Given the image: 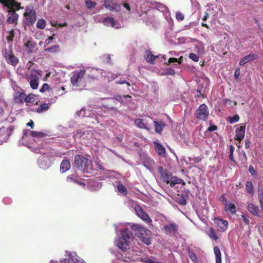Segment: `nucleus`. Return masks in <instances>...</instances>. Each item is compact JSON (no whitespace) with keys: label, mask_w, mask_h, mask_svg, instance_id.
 I'll list each match as a JSON object with an SVG mask.
<instances>
[{"label":"nucleus","mask_w":263,"mask_h":263,"mask_svg":"<svg viewBox=\"0 0 263 263\" xmlns=\"http://www.w3.org/2000/svg\"><path fill=\"white\" fill-rule=\"evenodd\" d=\"M258 58V55L256 54H250L243 58L239 62L240 66H243L247 63L253 61Z\"/></svg>","instance_id":"nucleus-17"},{"label":"nucleus","mask_w":263,"mask_h":263,"mask_svg":"<svg viewBox=\"0 0 263 263\" xmlns=\"http://www.w3.org/2000/svg\"><path fill=\"white\" fill-rule=\"evenodd\" d=\"M155 151L161 157H164L165 155V149L164 147L159 143L154 142Z\"/></svg>","instance_id":"nucleus-18"},{"label":"nucleus","mask_w":263,"mask_h":263,"mask_svg":"<svg viewBox=\"0 0 263 263\" xmlns=\"http://www.w3.org/2000/svg\"><path fill=\"white\" fill-rule=\"evenodd\" d=\"M246 133V125L240 126L239 127L236 128L235 130V139L237 140L239 143H240L245 137Z\"/></svg>","instance_id":"nucleus-13"},{"label":"nucleus","mask_w":263,"mask_h":263,"mask_svg":"<svg viewBox=\"0 0 263 263\" xmlns=\"http://www.w3.org/2000/svg\"><path fill=\"white\" fill-rule=\"evenodd\" d=\"M88 160L82 155H76L74 157V165L79 171L83 172H87Z\"/></svg>","instance_id":"nucleus-3"},{"label":"nucleus","mask_w":263,"mask_h":263,"mask_svg":"<svg viewBox=\"0 0 263 263\" xmlns=\"http://www.w3.org/2000/svg\"><path fill=\"white\" fill-rule=\"evenodd\" d=\"M239 120V116L236 114L234 116H233L232 117H230V122L231 123H236L237 122H238Z\"/></svg>","instance_id":"nucleus-47"},{"label":"nucleus","mask_w":263,"mask_h":263,"mask_svg":"<svg viewBox=\"0 0 263 263\" xmlns=\"http://www.w3.org/2000/svg\"><path fill=\"white\" fill-rule=\"evenodd\" d=\"M183 180L179 179L176 177H173L170 179L169 182L170 185L171 187H174L177 184H181L183 182Z\"/></svg>","instance_id":"nucleus-28"},{"label":"nucleus","mask_w":263,"mask_h":263,"mask_svg":"<svg viewBox=\"0 0 263 263\" xmlns=\"http://www.w3.org/2000/svg\"><path fill=\"white\" fill-rule=\"evenodd\" d=\"M30 135L32 137H36V138H44L47 136V135L45 133L40 132H36V131H31L30 132Z\"/></svg>","instance_id":"nucleus-32"},{"label":"nucleus","mask_w":263,"mask_h":263,"mask_svg":"<svg viewBox=\"0 0 263 263\" xmlns=\"http://www.w3.org/2000/svg\"><path fill=\"white\" fill-rule=\"evenodd\" d=\"M24 15L26 17L27 25L30 26L34 24L36 21V13L34 10H31L28 13H24Z\"/></svg>","instance_id":"nucleus-11"},{"label":"nucleus","mask_w":263,"mask_h":263,"mask_svg":"<svg viewBox=\"0 0 263 263\" xmlns=\"http://www.w3.org/2000/svg\"><path fill=\"white\" fill-rule=\"evenodd\" d=\"M136 235L140 241L146 245H149L151 243V232L146 228L144 229L141 232L136 233Z\"/></svg>","instance_id":"nucleus-5"},{"label":"nucleus","mask_w":263,"mask_h":263,"mask_svg":"<svg viewBox=\"0 0 263 263\" xmlns=\"http://www.w3.org/2000/svg\"><path fill=\"white\" fill-rule=\"evenodd\" d=\"M146 262L147 263H160L158 261H156L154 260H153V259H148L147 260H146Z\"/></svg>","instance_id":"nucleus-63"},{"label":"nucleus","mask_w":263,"mask_h":263,"mask_svg":"<svg viewBox=\"0 0 263 263\" xmlns=\"http://www.w3.org/2000/svg\"><path fill=\"white\" fill-rule=\"evenodd\" d=\"M118 191L122 194H126L127 190L126 187L122 184H119L118 185Z\"/></svg>","instance_id":"nucleus-44"},{"label":"nucleus","mask_w":263,"mask_h":263,"mask_svg":"<svg viewBox=\"0 0 263 263\" xmlns=\"http://www.w3.org/2000/svg\"><path fill=\"white\" fill-rule=\"evenodd\" d=\"M235 150V147L233 145H230L229 146V159L235 164H236V161L234 159L233 153Z\"/></svg>","instance_id":"nucleus-33"},{"label":"nucleus","mask_w":263,"mask_h":263,"mask_svg":"<svg viewBox=\"0 0 263 263\" xmlns=\"http://www.w3.org/2000/svg\"><path fill=\"white\" fill-rule=\"evenodd\" d=\"M50 89L49 85L47 83H44L42 85L41 88L40 89L41 92H44L46 90H48Z\"/></svg>","instance_id":"nucleus-48"},{"label":"nucleus","mask_w":263,"mask_h":263,"mask_svg":"<svg viewBox=\"0 0 263 263\" xmlns=\"http://www.w3.org/2000/svg\"><path fill=\"white\" fill-rule=\"evenodd\" d=\"M214 222L215 226L218 228V230L221 232H225L228 227V222L227 220L218 218H214Z\"/></svg>","instance_id":"nucleus-8"},{"label":"nucleus","mask_w":263,"mask_h":263,"mask_svg":"<svg viewBox=\"0 0 263 263\" xmlns=\"http://www.w3.org/2000/svg\"><path fill=\"white\" fill-rule=\"evenodd\" d=\"M130 229L138 233L141 232L145 228L139 224H133L130 226Z\"/></svg>","instance_id":"nucleus-36"},{"label":"nucleus","mask_w":263,"mask_h":263,"mask_svg":"<svg viewBox=\"0 0 263 263\" xmlns=\"http://www.w3.org/2000/svg\"><path fill=\"white\" fill-rule=\"evenodd\" d=\"M249 171L252 176H256V171L252 165H250Z\"/></svg>","instance_id":"nucleus-50"},{"label":"nucleus","mask_w":263,"mask_h":263,"mask_svg":"<svg viewBox=\"0 0 263 263\" xmlns=\"http://www.w3.org/2000/svg\"><path fill=\"white\" fill-rule=\"evenodd\" d=\"M71 167L70 161L67 159H64L60 165V172L61 173H64L68 171Z\"/></svg>","instance_id":"nucleus-20"},{"label":"nucleus","mask_w":263,"mask_h":263,"mask_svg":"<svg viewBox=\"0 0 263 263\" xmlns=\"http://www.w3.org/2000/svg\"><path fill=\"white\" fill-rule=\"evenodd\" d=\"M178 203L180 205H184L186 204V201L184 198H182L179 201H178Z\"/></svg>","instance_id":"nucleus-55"},{"label":"nucleus","mask_w":263,"mask_h":263,"mask_svg":"<svg viewBox=\"0 0 263 263\" xmlns=\"http://www.w3.org/2000/svg\"><path fill=\"white\" fill-rule=\"evenodd\" d=\"M154 123L155 126V132L160 134L165 127L166 124L162 121L157 122L156 121H154Z\"/></svg>","instance_id":"nucleus-25"},{"label":"nucleus","mask_w":263,"mask_h":263,"mask_svg":"<svg viewBox=\"0 0 263 263\" xmlns=\"http://www.w3.org/2000/svg\"><path fill=\"white\" fill-rule=\"evenodd\" d=\"M182 57H180L179 59L176 58H170L168 62L165 63L166 64L169 65L172 63L177 62L179 64H181L182 61Z\"/></svg>","instance_id":"nucleus-38"},{"label":"nucleus","mask_w":263,"mask_h":263,"mask_svg":"<svg viewBox=\"0 0 263 263\" xmlns=\"http://www.w3.org/2000/svg\"><path fill=\"white\" fill-rule=\"evenodd\" d=\"M49 105L47 103H43L40 105L39 107L36 109V111L38 113H41L42 112L45 111L49 109Z\"/></svg>","instance_id":"nucleus-35"},{"label":"nucleus","mask_w":263,"mask_h":263,"mask_svg":"<svg viewBox=\"0 0 263 263\" xmlns=\"http://www.w3.org/2000/svg\"><path fill=\"white\" fill-rule=\"evenodd\" d=\"M39 80L30 79L29 84L32 89H36L39 86Z\"/></svg>","instance_id":"nucleus-39"},{"label":"nucleus","mask_w":263,"mask_h":263,"mask_svg":"<svg viewBox=\"0 0 263 263\" xmlns=\"http://www.w3.org/2000/svg\"><path fill=\"white\" fill-rule=\"evenodd\" d=\"M258 199L260 203V208H263V194L260 193L258 194Z\"/></svg>","instance_id":"nucleus-51"},{"label":"nucleus","mask_w":263,"mask_h":263,"mask_svg":"<svg viewBox=\"0 0 263 263\" xmlns=\"http://www.w3.org/2000/svg\"><path fill=\"white\" fill-rule=\"evenodd\" d=\"M224 211L227 213H231L234 215L236 213V207L235 204L230 202L224 203Z\"/></svg>","instance_id":"nucleus-15"},{"label":"nucleus","mask_w":263,"mask_h":263,"mask_svg":"<svg viewBox=\"0 0 263 263\" xmlns=\"http://www.w3.org/2000/svg\"><path fill=\"white\" fill-rule=\"evenodd\" d=\"M66 181L68 182H74L80 185L85 186V183L79 181L78 179V176L74 174L68 175L66 178Z\"/></svg>","instance_id":"nucleus-21"},{"label":"nucleus","mask_w":263,"mask_h":263,"mask_svg":"<svg viewBox=\"0 0 263 263\" xmlns=\"http://www.w3.org/2000/svg\"><path fill=\"white\" fill-rule=\"evenodd\" d=\"M214 252L215 255L216 263H221V254L219 248L217 246L214 247Z\"/></svg>","instance_id":"nucleus-26"},{"label":"nucleus","mask_w":263,"mask_h":263,"mask_svg":"<svg viewBox=\"0 0 263 263\" xmlns=\"http://www.w3.org/2000/svg\"><path fill=\"white\" fill-rule=\"evenodd\" d=\"M188 254L190 258L193 262H197V258L196 254L194 252L190 251V250H188Z\"/></svg>","instance_id":"nucleus-43"},{"label":"nucleus","mask_w":263,"mask_h":263,"mask_svg":"<svg viewBox=\"0 0 263 263\" xmlns=\"http://www.w3.org/2000/svg\"><path fill=\"white\" fill-rule=\"evenodd\" d=\"M189 58L194 62H198L199 60V55L194 53H190Z\"/></svg>","instance_id":"nucleus-46"},{"label":"nucleus","mask_w":263,"mask_h":263,"mask_svg":"<svg viewBox=\"0 0 263 263\" xmlns=\"http://www.w3.org/2000/svg\"><path fill=\"white\" fill-rule=\"evenodd\" d=\"M208 235L210 238L213 239L215 241H217L218 239V236L213 228H210L209 229Z\"/></svg>","instance_id":"nucleus-29"},{"label":"nucleus","mask_w":263,"mask_h":263,"mask_svg":"<svg viewBox=\"0 0 263 263\" xmlns=\"http://www.w3.org/2000/svg\"><path fill=\"white\" fill-rule=\"evenodd\" d=\"M0 3L4 7H7L8 9V12L9 16L7 18V22L9 24H16L18 14L16 13V11L20 10L21 4L16 2L15 0H0Z\"/></svg>","instance_id":"nucleus-1"},{"label":"nucleus","mask_w":263,"mask_h":263,"mask_svg":"<svg viewBox=\"0 0 263 263\" xmlns=\"http://www.w3.org/2000/svg\"><path fill=\"white\" fill-rule=\"evenodd\" d=\"M176 19L179 21H182L184 19V15L179 12H177L176 14Z\"/></svg>","instance_id":"nucleus-49"},{"label":"nucleus","mask_w":263,"mask_h":263,"mask_svg":"<svg viewBox=\"0 0 263 263\" xmlns=\"http://www.w3.org/2000/svg\"><path fill=\"white\" fill-rule=\"evenodd\" d=\"M220 200L221 201L224 202V203H226V202H228L227 200V198L225 196V194H222L220 197Z\"/></svg>","instance_id":"nucleus-57"},{"label":"nucleus","mask_w":263,"mask_h":263,"mask_svg":"<svg viewBox=\"0 0 263 263\" xmlns=\"http://www.w3.org/2000/svg\"><path fill=\"white\" fill-rule=\"evenodd\" d=\"M217 128L218 127L216 125H212L208 127V130L210 132H213V131L216 130L217 129Z\"/></svg>","instance_id":"nucleus-54"},{"label":"nucleus","mask_w":263,"mask_h":263,"mask_svg":"<svg viewBox=\"0 0 263 263\" xmlns=\"http://www.w3.org/2000/svg\"><path fill=\"white\" fill-rule=\"evenodd\" d=\"M7 33H8V35L6 36V40L7 42H12L15 35L14 30L12 29L10 31L7 32Z\"/></svg>","instance_id":"nucleus-40"},{"label":"nucleus","mask_w":263,"mask_h":263,"mask_svg":"<svg viewBox=\"0 0 263 263\" xmlns=\"http://www.w3.org/2000/svg\"><path fill=\"white\" fill-rule=\"evenodd\" d=\"M26 95L24 92H16L14 96V100L16 103H23L25 102Z\"/></svg>","instance_id":"nucleus-19"},{"label":"nucleus","mask_w":263,"mask_h":263,"mask_svg":"<svg viewBox=\"0 0 263 263\" xmlns=\"http://www.w3.org/2000/svg\"><path fill=\"white\" fill-rule=\"evenodd\" d=\"M69 259H68V261H69V259H70V257H71V259L73 261V262H72V263H86L85 262H84L83 260L81 259H77L76 258H75L74 256H72V257H71V254L69 253Z\"/></svg>","instance_id":"nucleus-45"},{"label":"nucleus","mask_w":263,"mask_h":263,"mask_svg":"<svg viewBox=\"0 0 263 263\" xmlns=\"http://www.w3.org/2000/svg\"><path fill=\"white\" fill-rule=\"evenodd\" d=\"M36 27L39 29H43L46 27V22L44 19H40L36 23Z\"/></svg>","instance_id":"nucleus-41"},{"label":"nucleus","mask_w":263,"mask_h":263,"mask_svg":"<svg viewBox=\"0 0 263 263\" xmlns=\"http://www.w3.org/2000/svg\"><path fill=\"white\" fill-rule=\"evenodd\" d=\"M247 209L252 215L254 216L258 215L259 209L258 206L252 203H248Z\"/></svg>","instance_id":"nucleus-24"},{"label":"nucleus","mask_w":263,"mask_h":263,"mask_svg":"<svg viewBox=\"0 0 263 263\" xmlns=\"http://www.w3.org/2000/svg\"><path fill=\"white\" fill-rule=\"evenodd\" d=\"M104 7L110 11H119L120 9V5L114 3L113 0H104Z\"/></svg>","instance_id":"nucleus-12"},{"label":"nucleus","mask_w":263,"mask_h":263,"mask_svg":"<svg viewBox=\"0 0 263 263\" xmlns=\"http://www.w3.org/2000/svg\"><path fill=\"white\" fill-rule=\"evenodd\" d=\"M158 171L162 176L163 181L167 184H168L169 182H170V179L172 177V173L168 172L166 170H164L162 166L159 167Z\"/></svg>","instance_id":"nucleus-14"},{"label":"nucleus","mask_w":263,"mask_h":263,"mask_svg":"<svg viewBox=\"0 0 263 263\" xmlns=\"http://www.w3.org/2000/svg\"><path fill=\"white\" fill-rule=\"evenodd\" d=\"M4 57L7 63L12 66H16L18 63V59L14 56L12 51L11 50L9 52L6 51L4 54Z\"/></svg>","instance_id":"nucleus-7"},{"label":"nucleus","mask_w":263,"mask_h":263,"mask_svg":"<svg viewBox=\"0 0 263 263\" xmlns=\"http://www.w3.org/2000/svg\"><path fill=\"white\" fill-rule=\"evenodd\" d=\"M85 72V70L83 69L75 73L71 78V82L72 84L76 86H79V83L83 79Z\"/></svg>","instance_id":"nucleus-9"},{"label":"nucleus","mask_w":263,"mask_h":263,"mask_svg":"<svg viewBox=\"0 0 263 263\" xmlns=\"http://www.w3.org/2000/svg\"><path fill=\"white\" fill-rule=\"evenodd\" d=\"M36 97L35 95L32 93L29 94L28 96H26L25 102L34 103L36 100L35 98Z\"/></svg>","instance_id":"nucleus-34"},{"label":"nucleus","mask_w":263,"mask_h":263,"mask_svg":"<svg viewBox=\"0 0 263 263\" xmlns=\"http://www.w3.org/2000/svg\"><path fill=\"white\" fill-rule=\"evenodd\" d=\"M85 5L88 9H90L95 7L97 5V3L88 0L85 1Z\"/></svg>","instance_id":"nucleus-42"},{"label":"nucleus","mask_w":263,"mask_h":263,"mask_svg":"<svg viewBox=\"0 0 263 263\" xmlns=\"http://www.w3.org/2000/svg\"><path fill=\"white\" fill-rule=\"evenodd\" d=\"M178 229V226L174 222L165 224L163 227L164 233L171 236L174 235L177 232Z\"/></svg>","instance_id":"nucleus-6"},{"label":"nucleus","mask_w":263,"mask_h":263,"mask_svg":"<svg viewBox=\"0 0 263 263\" xmlns=\"http://www.w3.org/2000/svg\"><path fill=\"white\" fill-rule=\"evenodd\" d=\"M135 210L137 215L140 217L143 220L148 222H152V219L146 213H145L139 205H136L135 207Z\"/></svg>","instance_id":"nucleus-10"},{"label":"nucleus","mask_w":263,"mask_h":263,"mask_svg":"<svg viewBox=\"0 0 263 263\" xmlns=\"http://www.w3.org/2000/svg\"><path fill=\"white\" fill-rule=\"evenodd\" d=\"M60 50V46L59 45H54L51 47L47 48L45 49V51L47 52L50 53H56Z\"/></svg>","instance_id":"nucleus-37"},{"label":"nucleus","mask_w":263,"mask_h":263,"mask_svg":"<svg viewBox=\"0 0 263 263\" xmlns=\"http://www.w3.org/2000/svg\"><path fill=\"white\" fill-rule=\"evenodd\" d=\"M24 46L26 47L28 53L33 52L36 46V44L33 41H27L25 44Z\"/></svg>","instance_id":"nucleus-23"},{"label":"nucleus","mask_w":263,"mask_h":263,"mask_svg":"<svg viewBox=\"0 0 263 263\" xmlns=\"http://www.w3.org/2000/svg\"><path fill=\"white\" fill-rule=\"evenodd\" d=\"M135 124L139 128L142 129H145L147 130H150V128L148 126L147 122L145 119L138 118L135 121Z\"/></svg>","instance_id":"nucleus-16"},{"label":"nucleus","mask_w":263,"mask_h":263,"mask_svg":"<svg viewBox=\"0 0 263 263\" xmlns=\"http://www.w3.org/2000/svg\"><path fill=\"white\" fill-rule=\"evenodd\" d=\"M209 16V13L208 12H205L204 15L202 18V20L204 21H205L207 20V18H208Z\"/></svg>","instance_id":"nucleus-62"},{"label":"nucleus","mask_w":263,"mask_h":263,"mask_svg":"<svg viewBox=\"0 0 263 263\" xmlns=\"http://www.w3.org/2000/svg\"><path fill=\"white\" fill-rule=\"evenodd\" d=\"M251 141L249 139L245 140V147L248 148L250 147Z\"/></svg>","instance_id":"nucleus-59"},{"label":"nucleus","mask_w":263,"mask_h":263,"mask_svg":"<svg viewBox=\"0 0 263 263\" xmlns=\"http://www.w3.org/2000/svg\"><path fill=\"white\" fill-rule=\"evenodd\" d=\"M117 84H126L128 86H130L129 82H127L125 80H122V81L120 80V81H119L117 82Z\"/></svg>","instance_id":"nucleus-56"},{"label":"nucleus","mask_w":263,"mask_h":263,"mask_svg":"<svg viewBox=\"0 0 263 263\" xmlns=\"http://www.w3.org/2000/svg\"><path fill=\"white\" fill-rule=\"evenodd\" d=\"M79 135H80L81 136L84 135H85V133L83 132H82L81 130H78L76 132V135L78 136Z\"/></svg>","instance_id":"nucleus-60"},{"label":"nucleus","mask_w":263,"mask_h":263,"mask_svg":"<svg viewBox=\"0 0 263 263\" xmlns=\"http://www.w3.org/2000/svg\"><path fill=\"white\" fill-rule=\"evenodd\" d=\"M159 56H156L154 55L151 51L147 50L146 51V54L144 55L145 60L151 64H154L155 60L158 58Z\"/></svg>","instance_id":"nucleus-22"},{"label":"nucleus","mask_w":263,"mask_h":263,"mask_svg":"<svg viewBox=\"0 0 263 263\" xmlns=\"http://www.w3.org/2000/svg\"><path fill=\"white\" fill-rule=\"evenodd\" d=\"M197 119L202 121H206L209 115V109L205 104H201L196 109L195 113Z\"/></svg>","instance_id":"nucleus-4"},{"label":"nucleus","mask_w":263,"mask_h":263,"mask_svg":"<svg viewBox=\"0 0 263 263\" xmlns=\"http://www.w3.org/2000/svg\"><path fill=\"white\" fill-rule=\"evenodd\" d=\"M27 126H30L31 128H33L34 123L32 120H30V121L27 123Z\"/></svg>","instance_id":"nucleus-61"},{"label":"nucleus","mask_w":263,"mask_h":263,"mask_svg":"<svg viewBox=\"0 0 263 263\" xmlns=\"http://www.w3.org/2000/svg\"><path fill=\"white\" fill-rule=\"evenodd\" d=\"M121 236L116 240V245L122 251H126L129 248V239L133 234L126 229L121 231Z\"/></svg>","instance_id":"nucleus-2"},{"label":"nucleus","mask_w":263,"mask_h":263,"mask_svg":"<svg viewBox=\"0 0 263 263\" xmlns=\"http://www.w3.org/2000/svg\"><path fill=\"white\" fill-rule=\"evenodd\" d=\"M53 39V35L50 36L47 38V39L46 40V44H50L52 42V40Z\"/></svg>","instance_id":"nucleus-58"},{"label":"nucleus","mask_w":263,"mask_h":263,"mask_svg":"<svg viewBox=\"0 0 263 263\" xmlns=\"http://www.w3.org/2000/svg\"><path fill=\"white\" fill-rule=\"evenodd\" d=\"M123 6L124 7L128 10H130V6L129 5V4H127V3H124L123 4Z\"/></svg>","instance_id":"nucleus-64"},{"label":"nucleus","mask_w":263,"mask_h":263,"mask_svg":"<svg viewBox=\"0 0 263 263\" xmlns=\"http://www.w3.org/2000/svg\"><path fill=\"white\" fill-rule=\"evenodd\" d=\"M246 190L248 193L253 194L254 192L252 182L251 181H247L246 183Z\"/></svg>","instance_id":"nucleus-31"},{"label":"nucleus","mask_w":263,"mask_h":263,"mask_svg":"<svg viewBox=\"0 0 263 263\" xmlns=\"http://www.w3.org/2000/svg\"><path fill=\"white\" fill-rule=\"evenodd\" d=\"M103 23L107 26H110L114 27L116 25V21L112 17H107L103 20Z\"/></svg>","instance_id":"nucleus-27"},{"label":"nucleus","mask_w":263,"mask_h":263,"mask_svg":"<svg viewBox=\"0 0 263 263\" xmlns=\"http://www.w3.org/2000/svg\"><path fill=\"white\" fill-rule=\"evenodd\" d=\"M242 218V220L244 222V223L246 224V225H249V223H250V220L249 219L246 217L245 215H241Z\"/></svg>","instance_id":"nucleus-52"},{"label":"nucleus","mask_w":263,"mask_h":263,"mask_svg":"<svg viewBox=\"0 0 263 263\" xmlns=\"http://www.w3.org/2000/svg\"><path fill=\"white\" fill-rule=\"evenodd\" d=\"M41 74L40 72L36 70L33 69L30 72V79L39 80Z\"/></svg>","instance_id":"nucleus-30"},{"label":"nucleus","mask_w":263,"mask_h":263,"mask_svg":"<svg viewBox=\"0 0 263 263\" xmlns=\"http://www.w3.org/2000/svg\"><path fill=\"white\" fill-rule=\"evenodd\" d=\"M240 76V69L237 68L235 70L234 76L235 79H238Z\"/></svg>","instance_id":"nucleus-53"}]
</instances>
